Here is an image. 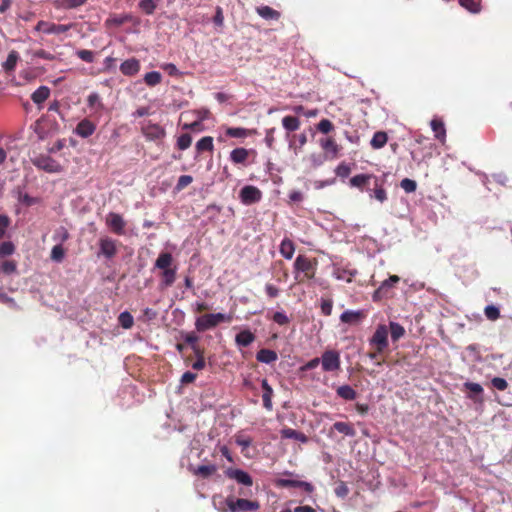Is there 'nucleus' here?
<instances>
[{
  "label": "nucleus",
  "mask_w": 512,
  "mask_h": 512,
  "mask_svg": "<svg viewBox=\"0 0 512 512\" xmlns=\"http://www.w3.org/2000/svg\"><path fill=\"white\" fill-rule=\"evenodd\" d=\"M172 263L173 256L169 252H161L154 263V268L162 271L161 288L171 287L176 280L177 266H172Z\"/></svg>",
  "instance_id": "nucleus-1"
},
{
  "label": "nucleus",
  "mask_w": 512,
  "mask_h": 512,
  "mask_svg": "<svg viewBox=\"0 0 512 512\" xmlns=\"http://www.w3.org/2000/svg\"><path fill=\"white\" fill-rule=\"evenodd\" d=\"M232 316L227 313H210L198 317L195 321L197 331H206L216 327L221 322H231Z\"/></svg>",
  "instance_id": "nucleus-2"
},
{
  "label": "nucleus",
  "mask_w": 512,
  "mask_h": 512,
  "mask_svg": "<svg viewBox=\"0 0 512 512\" xmlns=\"http://www.w3.org/2000/svg\"><path fill=\"white\" fill-rule=\"evenodd\" d=\"M227 510L225 512H247L257 511L260 507L258 501L247 500L244 498H235L234 496H228L225 499Z\"/></svg>",
  "instance_id": "nucleus-3"
},
{
  "label": "nucleus",
  "mask_w": 512,
  "mask_h": 512,
  "mask_svg": "<svg viewBox=\"0 0 512 512\" xmlns=\"http://www.w3.org/2000/svg\"><path fill=\"white\" fill-rule=\"evenodd\" d=\"M33 165L47 173H60L63 170L62 165L49 155H38L32 159Z\"/></svg>",
  "instance_id": "nucleus-4"
},
{
  "label": "nucleus",
  "mask_w": 512,
  "mask_h": 512,
  "mask_svg": "<svg viewBox=\"0 0 512 512\" xmlns=\"http://www.w3.org/2000/svg\"><path fill=\"white\" fill-rule=\"evenodd\" d=\"M321 368L324 372H335L340 369V353L336 350H326L320 357Z\"/></svg>",
  "instance_id": "nucleus-5"
},
{
  "label": "nucleus",
  "mask_w": 512,
  "mask_h": 512,
  "mask_svg": "<svg viewBox=\"0 0 512 512\" xmlns=\"http://www.w3.org/2000/svg\"><path fill=\"white\" fill-rule=\"evenodd\" d=\"M239 199L243 205L249 206L261 201L262 192L254 185H245L239 192Z\"/></svg>",
  "instance_id": "nucleus-6"
},
{
  "label": "nucleus",
  "mask_w": 512,
  "mask_h": 512,
  "mask_svg": "<svg viewBox=\"0 0 512 512\" xmlns=\"http://www.w3.org/2000/svg\"><path fill=\"white\" fill-rule=\"evenodd\" d=\"M400 277L397 275H392L388 279L384 280L380 286L374 291L372 295L373 301H379L384 298H388L391 296V290L394 286L399 283Z\"/></svg>",
  "instance_id": "nucleus-7"
},
{
  "label": "nucleus",
  "mask_w": 512,
  "mask_h": 512,
  "mask_svg": "<svg viewBox=\"0 0 512 512\" xmlns=\"http://www.w3.org/2000/svg\"><path fill=\"white\" fill-rule=\"evenodd\" d=\"M73 24H55L47 21H39L35 26V31L43 32L47 35H58L69 31Z\"/></svg>",
  "instance_id": "nucleus-8"
},
{
  "label": "nucleus",
  "mask_w": 512,
  "mask_h": 512,
  "mask_svg": "<svg viewBox=\"0 0 512 512\" xmlns=\"http://www.w3.org/2000/svg\"><path fill=\"white\" fill-rule=\"evenodd\" d=\"M370 345H376L378 351H383L388 347V330L385 325H379L372 338L369 340Z\"/></svg>",
  "instance_id": "nucleus-9"
},
{
  "label": "nucleus",
  "mask_w": 512,
  "mask_h": 512,
  "mask_svg": "<svg viewBox=\"0 0 512 512\" xmlns=\"http://www.w3.org/2000/svg\"><path fill=\"white\" fill-rule=\"evenodd\" d=\"M117 253L116 242L110 237H102L99 240V251L97 256H104L106 259H112Z\"/></svg>",
  "instance_id": "nucleus-10"
},
{
  "label": "nucleus",
  "mask_w": 512,
  "mask_h": 512,
  "mask_svg": "<svg viewBox=\"0 0 512 512\" xmlns=\"http://www.w3.org/2000/svg\"><path fill=\"white\" fill-rule=\"evenodd\" d=\"M225 475L230 478L234 479L237 483L242 484L244 486L250 487L253 485V479L251 475L239 468H228L225 471Z\"/></svg>",
  "instance_id": "nucleus-11"
},
{
  "label": "nucleus",
  "mask_w": 512,
  "mask_h": 512,
  "mask_svg": "<svg viewBox=\"0 0 512 512\" xmlns=\"http://www.w3.org/2000/svg\"><path fill=\"white\" fill-rule=\"evenodd\" d=\"M142 132L145 138L149 141H155L165 137V129L156 123L148 122L142 127Z\"/></svg>",
  "instance_id": "nucleus-12"
},
{
  "label": "nucleus",
  "mask_w": 512,
  "mask_h": 512,
  "mask_svg": "<svg viewBox=\"0 0 512 512\" xmlns=\"http://www.w3.org/2000/svg\"><path fill=\"white\" fill-rule=\"evenodd\" d=\"M276 485L279 487H293V488H301L307 493H312L314 491V486L307 481H301L291 478H279L276 480Z\"/></svg>",
  "instance_id": "nucleus-13"
},
{
  "label": "nucleus",
  "mask_w": 512,
  "mask_h": 512,
  "mask_svg": "<svg viewBox=\"0 0 512 512\" xmlns=\"http://www.w3.org/2000/svg\"><path fill=\"white\" fill-rule=\"evenodd\" d=\"M375 177L376 176L373 174L365 173L354 175L350 179V186L358 188L362 192H366L367 189H370L371 181H373Z\"/></svg>",
  "instance_id": "nucleus-14"
},
{
  "label": "nucleus",
  "mask_w": 512,
  "mask_h": 512,
  "mask_svg": "<svg viewBox=\"0 0 512 512\" xmlns=\"http://www.w3.org/2000/svg\"><path fill=\"white\" fill-rule=\"evenodd\" d=\"M366 192L370 198H374L380 203L387 200V192L377 176L373 180V189H367Z\"/></svg>",
  "instance_id": "nucleus-15"
},
{
  "label": "nucleus",
  "mask_w": 512,
  "mask_h": 512,
  "mask_svg": "<svg viewBox=\"0 0 512 512\" xmlns=\"http://www.w3.org/2000/svg\"><path fill=\"white\" fill-rule=\"evenodd\" d=\"M120 71L125 76H135L140 71V62L132 57L120 64Z\"/></svg>",
  "instance_id": "nucleus-16"
},
{
  "label": "nucleus",
  "mask_w": 512,
  "mask_h": 512,
  "mask_svg": "<svg viewBox=\"0 0 512 512\" xmlns=\"http://www.w3.org/2000/svg\"><path fill=\"white\" fill-rule=\"evenodd\" d=\"M107 224L116 234H124L125 221L120 214L113 212L109 213Z\"/></svg>",
  "instance_id": "nucleus-17"
},
{
  "label": "nucleus",
  "mask_w": 512,
  "mask_h": 512,
  "mask_svg": "<svg viewBox=\"0 0 512 512\" xmlns=\"http://www.w3.org/2000/svg\"><path fill=\"white\" fill-rule=\"evenodd\" d=\"M261 387L263 389V394H262L263 406L268 411H271L273 408V404H272L273 389L270 386V384L268 383L267 379H263L261 381Z\"/></svg>",
  "instance_id": "nucleus-18"
},
{
  "label": "nucleus",
  "mask_w": 512,
  "mask_h": 512,
  "mask_svg": "<svg viewBox=\"0 0 512 512\" xmlns=\"http://www.w3.org/2000/svg\"><path fill=\"white\" fill-rule=\"evenodd\" d=\"M49 95L50 88L46 85H41L31 94V100L34 104L40 106L48 99Z\"/></svg>",
  "instance_id": "nucleus-19"
},
{
  "label": "nucleus",
  "mask_w": 512,
  "mask_h": 512,
  "mask_svg": "<svg viewBox=\"0 0 512 512\" xmlns=\"http://www.w3.org/2000/svg\"><path fill=\"white\" fill-rule=\"evenodd\" d=\"M255 341V335L248 329H244L236 334L235 343L239 347H247Z\"/></svg>",
  "instance_id": "nucleus-20"
},
{
  "label": "nucleus",
  "mask_w": 512,
  "mask_h": 512,
  "mask_svg": "<svg viewBox=\"0 0 512 512\" xmlns=\"http://www.w3.org/2000/svg\"><path fill=\"white\" fill-rule=\"evenodd\" d=\"M95 125L87 119L80 121L76 127V134L82 138H87L95 132Z\"/></svg>",
  "instance_id": "nucleus-21"
},
{
  "label": "nucleus",
  "mask_w": 512,
  "mask_h": 512,
  "mask_svg": "<svg viewBox=\"0 0 512 512\" xmlns=\"http://www.w3.org/2000/svg\"><path fill=\"white\" fill-rule=\"evenodd\" d=\"M249 156V151L246 148L238 147L233 149L229 154V160L233 164H245Z\"/></svg>",
  "instance_id": "nucleus-22"
},
{
  "label": "nucleus",
  "mask_w": 512,
  "mask_h": 512,
  "mask_svg": "<svg viewBox=\"0 0 512 512\" xmlns=\"http://www.w3.org/2000/svg\"><path fill=\"white\" fill-rule=\"evenodd\" d=\"M20 60V55L16 50H11L6 58V60L2 63V69L11 73L15 70L18 61Z\"/></svg>",
  "instance_id": "nucleus-23"
},
{
  "label": "nucleus",
  "mask_w": 512,
  "mask_h": 512,
  "mask_svg": "<svg viewBox=\"0 0 512 512\" xmlns=\"http://www.w3.org/2000/svg\"><path fill=\"white\" fill-rule=\"evenodd\" d=\"M256 359L260 363L271 364L278 359V355L274 350L264 348L256 353Z\"/></svg>",
  "instance_id": "nucleus-24"
},
{
  "label": "nucleus",
  "mask_w": 512,
  "mask_h": 512,
  "mask_svg": "<svg viewBox=\"0 0 512 512\" xmlns=\"http://www.w3.org/2000/svg\"><path fill=\"white\" fill-rule=\"evenodd\" d=\"M280 435L283 439H293L301 443H306L308 440L307 436L304 433L294 430L292 428H283L280 431Z\"/></svg>",
  "instance_id": "nucleus-25"
},
{
  "label": "nucleus",
  "mask_w": 512,
  "mask_h": 512,
  "mask_svg": "<svg viewBox=\"0 0 512 512\" xmlns=\"http://www.w3.org/2000/svg\"><path fill=\"white\" fill-rule=\"evenodd\" d=\"M279 252L285 259H292L295 253V245L292 240L284 238L280 243Z\"/></svg>",
  "instance_id": "nucleus-26"
},
{
  "label": "nucleus",
  "mask_w": 512,
  "mask_h": 512,
  "mask_svg": "<svg viewBox=\"0 0 512 512\" xmlns=\"http://www.w3.org/2000/svg\"><path fill=\"white\" fill-rule=\"evenodd\" d=\"M13 193L18 202L25 206H32L38 202L37 198L31 197L28 193L24 192L22 187H17Z\"/></svg>",
  "instance_id": "nucleus-27"
},
{
  "label": "nucleus",
  "mask_w": 512,
  "mask_h": 512,
  "mask_svg": "<svg viewBox=\"0 0 512 512\" xmlns=\"http://www.w3.org/2000/svg\"><path fill=\"white\" fill-rule=\"evenodd\" d=\"M255 133L256 130L244 127H228L226 129V135L232 138H245Z\"/></svg>",
  "instance_id": "nucleus-28"
},
{
  "label": "nucleus",
  "mask_w": 512,
  "mask_h": 512,
  "mask_svg": "<svg viewBox=\"0 0 512 512\" xmlns=\"http://www.w3.org/2000/svg\"><path fill=\"white\" fill-rule=\"evenodd\" d=\"M430 126L432 131L434 132V136L436 139L443 141L446 137V129L444 122L439 119H433L430 122Z\"/></svg>",
  "instance_id": "nucleus-29"
},
{
  "label": "nucleus",
  "mask_w": 512,
  "mask_h": 512,
  "mask_svg": "<svg viewBox=\"0 0 512 512\" xmlns=\"http://www.w3.org/2000/svg\"><path fill=\"white\" fill-rule=\"evenodd\" d=\"M387 141V134L383 131H378L374 133L370 141V145L372 146L373 149H381L386 145Z\"/></svg>",
  "instance_id": "nucleus-30"
},
{
  "label": "nucleus",
  "mask_w": 512,
  "mask_h": 512,
  "mask_svg": "<svg viewBox=\"0 0 512 512\" xmlns=\"http://www.w3.org/2000/svg\"><path fill=\"white\" fill-rule=\"evenodd\" d=\"M282 126L288 132H294L300 127V120L295 116H285L282 119Z\"/></svg>",
  "instance_id": "nucleus-31"
},
{
  "label": "nucleus",
  "mask_w": 512,
  "mask_h": 512,
  "mask_svg": "<svg viewBox=\"0 0 512 512\" xmlns=\"http://www.w3.org/2000/svg\"><path fill=\"white\" fill-rule=\"evenodd\" d=\"M333 429L348 437H354L356 434V431L353 428V426L347 422H335L333 424Z\"/></svg>",
  "instance_id": "nucleus-32"
},
{
  "label": "nucleus",
  "mask_w": 512,
  "mask_h": 512,
  "mask_svg": "<svg viewBox=\"0 0 512 512\" xmlns=\"http://www.w3.org/2000/svg\"><path fill=\"white\" fill-rule=\"evenodd\" d=\"M320 146L323 150L330 153L332 158L336 157L339 152L338 145L331 138H325L320 140Z\"/></svg>",
  "instance_id": "nucleus-33"
},
{
  "label": "nucleus",
  "mask_w": 512,
  "mask_h": 512,
  "mask_svg": "<svg viewBox=\"0 0 512 512\" xmlns=\"http://www.w3.org/2000/svg\"><path fill=\"white\" fill-rule=\"evenodd\" d=\"M217 471V466L215 464H209V465H200L197 468L193 470V473L195 475H199L202 478H209L211 475H213Z\"/></svg>",
  "instance_id": "nucleus-34"
},
{
  "label": "nucleus",
  "mask_w": 512,
  "mask_h": 512,
  "mask_svg": "<svg viewBox=\"0 0 512 512\" xmlns=\"http://www.w3.org/2000/svg\"><path fill=\"white\" fill-rule=\"evenodd\" d=\"M337 395L344 400L351 401L356 398V391L350 385L345 384L337 389Z\"/></svg>",
  "instance_id": "nucleus-35"
},
{
  "label": "nucleus",
  "mask_w": 512,
  "mask_h": 512,
  "mask_svg": "<svg viewBox=\"0 0 512 512\" xmlns=\"http://www.w3.org/2000/svg\"><path fill=\"white\" fill-rule=\"evenodd\" d=\"M87 105L90 109H94L96 111L102 110L104 108L101 97L97 92H91L88 95Z\"/></svg>",
  "instance_id": "nucleus-36"
},
{
  "label": "nucleus",
  "mask_w": 512,
  "mask_h": 512,
  "mask_svg": "<svg viewBox=\"0 0 512 512\" xmlns=\"http://www.w3.org/2000/svg\"><path fill=\"white\" fill-rule=\"evenodd\" d=\"M310 262L304 255H298L294 262V270L296 273L306 272L310 269Z\"/></svg>",
  "instance_id": "nucleus-37"
},
{
  "label": "nucleus",
  "mask_w": 512,
  "mask_h": 512,
  "mask_svg": "<svg viewBox=\"0 0 512 512\" xmlns=\"http://www.w3.org/2000/svg\"><path fill=\"white\" fill-rule=\"evenodd\" d=\"M159 1L160 0H140L138 6L146 15H152Z\"/></svg>",
  "instance_id": "nucleus-38"
},
{
  "label": "nucleus",
  "mask_w": 512,
  "mask_h": 512,
  "mask_svg": "<svg viewBox=\"0 0 512 512\" xmlns=\"http://www.w3.org/2000/svg\"><path fill=\"white\" fill-rule=\"evenodd\" d=\"M132 20V15L123 13L119 15H113L107 19V23L114 25L116 27L123 25L124 23L130 22Z\"/></svg>",
  "instance_id": "nucleus-39"
},
{
  "label": "nucleus",
  "mask_w": 512,
  "mask_h": 512,
  "mask_svg": "<svg viewBox=\"0 0 512 512\" xmlns=\"http://www.w3.org/2000/svg\"><path fill=\"white\" fill-rule=\"evenodd\" d=\"M389 328H390L391 338L393 341H397L398 339L403 337L405 334L404 327L401 324H399L398 322L391 321L389 323Z\"/></svg>",
  "instance_id": "nucleus-40"
},
{
  "label": "nucleus",
  "mask_w": 512,
  "mask_h": 512,
  "mask_svg": "<svg viewBox=\"0 0 512 512\" xmlns=\"http://www.w3.org/2000/svg\"><path fill=\"white\" fill-rule=\"evenodd\" d=\"M257 12L266 20H275L279 17V13L269 6H261L257 9Z\"/></svg>",
  "instance_id": "nucleus-41"
},
{
  "label": "nucleus",
  "mask_w": 512,
  "mask_h": 512,
  "mask_svg": "<svg viewBox=\"0 0 512 512\" xmlns=\"http://www.w3.org/2000/svg\"><path fill=\"white\" fill-rule=\"evenodd\" d=\"M196 149L198 151H213V138L211 136H204L196 142Z\"/></svg>",
  "instance_id": "nucleus-42"
},
{
  "label": "nucleus",
  "mask_w": 512,
  "mask_h": 512,
  "mask_svg": "<svg viewBox=\"0 0 512 512\" xmlns=\"http://www.w3.org/2000/svg\"><path fill=\"white\" fill-rule=\"evenodd\" d=\"M361 316V311L359 310H345L340 315V320L343 323H352L356 320H358Z\"/></svg>",
  "instance_id": "nucleus-43"
},
{
  "label": "nucleus",
  "mask_w": 512,
  "mask_h": 512,
  "mask_svg": "<svg viewBox=\"0 0 512 512\" xmlns=\"http://www.w3.org/2000/svg\"><path fill=\"white\" fill-rule=\"evenodd\" d=\"M161 80L162 75L158 71H150L144 75V81L150 87L158 85L161 82Z\"/></svg>",
  "instance_id": "nucleus-44"
},
{
  "label": "nucleus",
  "mask_w": 512,
  "mask_h": 512,
  "mask_svg": "<svg viewBox=\"0 0 512 512\" xmlns=\"http://www.w3.org/2000/svg\"><path fill=\"white\" fill-rule=\"evenodd\" d=\"M17 272V263L14 260H6L0 264V274L11 275Z\"/></svg>",
  "instance_id": "nucleus-45"
},
{
  "label": "nucleus",
  "mask_w": 512,
  "mask_h": 512,
  "mask_svg": "<svg viewBox=\"0 0 512 512\" xmlns=\"http://www.w3.org/2000/svg\"><path fill=\"white\" fill-rule=\"evenodd\" d=\"M118 320H119L120 325L124 329H130L133 326V323H134L133 316L128 311L121 312L119 314Z\"/></svg>",
  "instance_id": "nucleus-46"
},
{
  "label": "nucleus",
  "mask_w": 512,
  "mask_h": 512,
  "mask_svg": "<svg viewBox=\"0 0 512 512\" xmlns=\"http://www.w3.org/2000/svg\"><path fill=\"white\" fill-rule=\"evenodd\" d=\"M65 258V249L62 244L53 246L51 250V259L56 263H61Z\"/></svg>",
  "instance_id": "nucleus-47"
},
{
  "label": "nucleus",
  "mask_w": 512,
  "mask_h": 512,
  "mask_svg": "<svg viewBox=\"0 0 512 512\" xmlns=\"http://www.w3.org/2000/svg\"><path fill=\"white\" fill-rule=\"evenodd\" d=\"M484 313L487 319L491 321H495L500 317V309L498 306H495L493 304L487 305L484 308Z\"/></svg>",
  "instance_id": "nucleus-48"
},
{
  "label": "nucleus",
  "mask_w": 512,
  "mask_h": 512,
  "mask_svg": "<svg viewBox=\"0 0 512 512\" xmlns=\"http://www.w3.org/2000/svg\"><path fill=\"white\" fill-rule=\"evenodd\" d=\"M15 252V245L11 241H4L0 244V258L10 256Z\"/></svg>",
  "instance_id": "nucleus-49"
},
{
  "label": "nucleus",
  "mask_w": 512,
  "mask_h": 512,
  "mask_svg": "<svg viewBox=\"0 0 512 512\" xmlns=\"http://www.w3.org/2000/svg\"><path fill=\"white\" fill-rule=\"evenodd\" d=\"M77 57L86 63H93L95 58V52L92 50L81 49L75 52Z\"/></svg>",
  "instance_id": "nucleus-50"
},
{
  "label": "nucleus",
  "mask_w": 512,
  "mask_h": 512,
  "mask_svg": "<svg viewBox=\"0 0 512 512\" xmlns=\"http://www.w3.org/2000/svg\"><path fill=\"white\" fill-rule=\"evenodd\" d=\"M192 137L188 133L180 135L177 139V147L179 150H186L191 146Z\"/></svg>",
  "instance_id": "nucleus-51"
},
{
  "label": "nucleus",
  "mask_w": 512,
  "mask_h": 512,
  "mask_svg": "<svg viewBox=\"0 0 512 512\" xmlns=\"http://www.w3.org/2000/svg\"><path fill=\"white\" fill-rule=\"evenodd\" d=\"M356 274H357L356 270L347 271V270H342L340 268H336L333 272V275L336 279H338V280L347 279L348 282H350L351 277L355 276Z\"/></svg>",
  "instance_id": "nucleus-52"
},
{
  "label": "nucleus",
  "mask_w": 512,
  "mask_h": 512,
  "mask_svg": "<svg viewBox=\"0 0 512 512\" xmlns=\"http://www.w3.org/2000/svg\"><path fill=\"white\" fill-rule=\"evenodd\" d=\"M235 443L241 447L242 451H244L251 446L252 438L238 433L235 435Z\"/></svg>",
  "instance_id": "nucleus-53"
},
{
  "label": "nucleus",
  "mask_w": 512,
  "mask_h": 512,
  "mask_svg": "<svg viewBox=\"0 0 512 512\" xmlns=\"http://www.w3.org/2000/svg\"><path fill=\"white\" fill-rule=\"evenodd\" d=\"M400 187L406 192V193H413L416 191L417 183L415 180L410 178H404L400 182Z\"/></svg>",
  "instance_id": "nucleus-54"
},
{
  "label": "nucleus",
  "mask_w": 512,
  "mask_h": 512,
  "mask_svg": "<svg viewBox=\"0 0 512 512\" xmlns=\"http://www.w3.org/2000/svg\"><path fill=\"white\" fill-rule=\"evenodd\" d=\"M161 68L170 76L180 77L183 75L174 63H164Z\"/></svg>",
  "instance_id": "nucleus-55"
},
{
  "label": "nucleus",
  "mask_w": 512,
  "mask_h": 512,
  "mask_svg": "<svg viewBox=\"0 0 512 512\" xmlns=\"http://www.w3.org/2000/svg\"><path fill=\"white\" fill-rule=\"evenodd\" d=\"M459 4L471 13H478L480 11V5L474 0H459Z\"/></svg>",
  "instance_id": "nucleus-56"
},
{
  "label": "nucleus",
  "mask_w": 512,
  "mask_h": 512,
  "mask_svg": "<svg viewBox=\"0 0 512 512\" xmlns=\"http://www.w3.org/2000/svg\"><path fill=\"white\" fill-rule=\"evenodd\" d=\"M192 181H193V177L192 176H190V175H181L178 178L177 184L175 186V190L178 191V192L181 191L186 186H188L190 183H192Z\"/></svg>",
  "instance_id": "nucleus-57"
},
{
  "label": "nucleus",
  "mask_w": 512,
  "mask_h": 512,
  "mask_svg": "<svg viewBox=\"0 0 512 512\" xmlns=\"http://www.w3.org/2000/svg\"><path fill=\"white\" fill-rule=\"evenodd\" d=\"M10 224V218L5 214H0V240L5 236L6 231Z\"/></svg>",
  "instance_id": "nucleus-58"
},
{
  "label": "nucleus",
  "mask_w": 512,
  "mask_h": 512,
  "mask_svg": "<svg viewBox=\"0 0 512 512\" xmlns=\"http://www.w3.org/2000/svg\"><path fill=\"white\" fill-rule=\"evenodd\" d=\"M183 340L189 344L191 346V348L195 351V352H198V349H197V341H198V336L195 334V333H186L183 335Z\"/></svg>",
  "instance_id": "nucleus-59"
},
{
  "label": "nucleus",
  "mask_w": 512,
  "mask_h": 512,
  "mask_svg": "<svg viewBox=\"0 0 512 512\" xmlns=\"http://www.w3.org/2000/svg\"><path fill=\"white\" fill-rule=\"evenodd\" d=\"M351 172L350 166L346 163H340L335 168V174L341 178H347Z\"/></svg>",
  "instance_id": "nucleus-60"
},
{
  "label": "nucleus",
  "mask_w": 512,
  "mask_h": 512,
  "mask_svg": "<svg viewBox=\"0 0 512 512\" xmlns=\"http://www.w3.org/2000/svg\"><path fill=\"white\" fill-rule=\"evenodd\" d=\"M333 124L332 122L329 120V119H322L318 124H317V129L324 133V134H327L329 132H331L333 130Z\"/></svg>",
  "instance_id": "nucleus-61"
},
{
  "label": "nucleus",
  "mask_w": 512,
  "mask_h": 512,
  "mask_svg": "<svg viewBox=\"0 0 512 512\" xmlns=\"http://www.w3.org/2000/svg\"><path fill=\"white\" fill-rule=\"evenodd\" d=\"M273 321L278 325H286L290 320L284 311H277L273 315Z\"/></svg>",
  "instance_id": "nucleus-62"
},
{
  "label": "nucleus",
  "mask_w": 512,
  "mask_h": 512,
  "mask_svg": "<svg viewBox=\"0 0 512 512\" xmlns=\"http://www.w3.org/2000/svg\"><path fill=\"white\" fill-rule=\"evenodd\" d=\"M348 493H349V488H348L347 484L343 481H341L335 488V494L339 498L344 499L345 497H347Z\"/></svg>",
  "instance_id": "nucleus-63"
},
{
  "label": "nucleus",
  "mask_w": 512,
  "mask_h": 512,
  "mask_svg": "<svg viewBox=\"0 0 512 512\" xmlns=\"http://www.w3.org/2000/svg\"><path fill=\"white\" fill-rule=\"evenodd\" d=\"M491 383L494 388H496L497 390H500V391H504L508 386L506 379L501 378V377L493 378Z\"/></svg>",
  "instance_id": "nucleus-64"
}]
</instances>
